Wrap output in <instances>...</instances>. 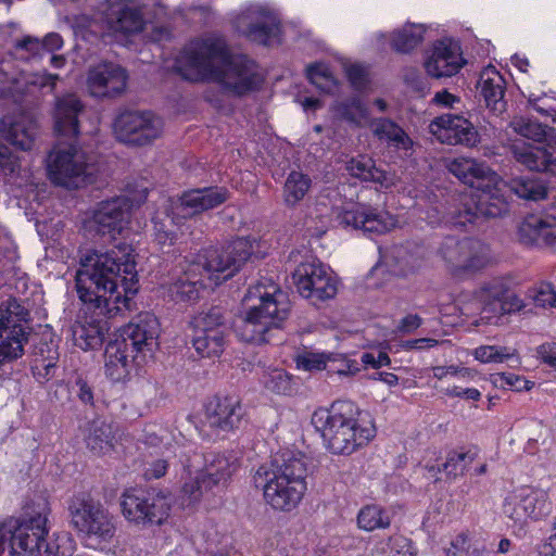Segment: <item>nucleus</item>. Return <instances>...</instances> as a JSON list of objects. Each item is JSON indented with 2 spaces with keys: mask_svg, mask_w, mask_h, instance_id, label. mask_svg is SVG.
Here are the masks:
<instances>
[{
  "mask_svg": "<svg viewBox=\"0 0 556 556\" xmlns=\"http://www.w3.org/2000/svg\"><path fill=\"white\" fill-rule=\"evenodd\" d=\"M49 503L43 497L31 500L23 507L21 518H11L0 526L9 542L11 556H38L48 534Z\"/></svg>",
  "mask_w": 556,
  "mask_h": 556,
  "instance_id": "9d476101",
  "label": "nucleus"
},
{
  "mask_svg": "<svg viewBox=\"0 0 556 556\" xmlns=\"http://www.w3.org/2000/svg\"><path fill=\"white\" fill-rule=\"evenodd\" d=\"M339 224L368 235H382L396 226V218L386 210L369 204L352 203L340 208Z\"/></svg>",
  "mask_w": 556,
  "mask_h": 556,
  "instance_id": "412c9836",
  "label": "nucleus"
},
{
  "mask_svg": "<svg viewBox=\"0 0 556 556\" xmlns=\"http://www.w3.org/2000/svg\"><path fill=\"white\" fill-rule=\"evenodd\" d=\"M230 332L192 330L191 343L201 357L219 356L227 343Z\"/></svg>",
  "mask_w": 556,
  "mask_h": 556,
  "instance_id": "a19ab883",
  "label": "nucleus"
},
{
  "mask_svg": "<svg viewBox=\"0 0 556 556\" xmlns=\"http://www.w3.org/2000/svg\"><path fill=\"white\" fill-rule=\"evenodd\" d=\"M518 240L527 247L548 248L556 251V198L540 215H528L518 226Z\"/></svg>",
  "mask_w": 556,
  "mask_h": 556,
  "instance_id": "5701e85b",
  "label": "nucleus"
},
{
  "mask_svg": "<svg viewBox=\"0 0 556 556\" xmlns=\"http://www.w3.org/2000/svg\"><path fill=\"white\" fill-rule=\"evenodd\" d=\"M468 65L458 38L443 36L424 50V70H462Z\"/></svg>",
  "mask_w": 556,
  "mask_h": 556,
  "instance_id": "c85d7f7f",
  "label": "nucleus"
},
{
  "mask_svg": "<svg viewBox=\"0 0 556 556\" xmlns=\"http://www.w3.org/2000/svg\"><path fill=\"white\" fill-rule=\"evenodd\" d=\"M50 180L66 189H78L96 182L97 164L74 144L54 149L47 164Z\"/></svg>",
  "mask_w": 556,
  "mask_h": 556,
  "instance_id": "ddd939ff",
  "label": "nucleus"
},
{
  "mask_svg": "<svg viewBox=\"0 0 556 556\" xmlns=\"http://www.w3.org/2000/svg\"><path fill=\"white\" fill-rule=\"evenodd\" d=\"M182 80L206 84L204 99L214 104L222 103V96L241 97L257 90L264 80L257 72H174Z\"/></svg>",
  "mask_w": 556,
  "mask_h": 556,
  "instance_id": "4468645a",
  "label": "nucleus"
},
{
  "mask_svg": "<svg viewBox=\"0 0 556 556\" xmlns=\"http://www.w3.org/2000/svg\"><path fill=\"white\" fill-rule=\"evenodd\" d=\"M312 185L311 178L301 173L292 170L285 182L283 195L288 206H295L308 192Z\"/></svg>",
  "mask_w": 556,
  "mask_h": 556,
  "instance_id": "de8ad7c7",
  "label": "nucleus"
},
{
  "mask_svg": "<svg viewBox=\"0 0 556 556\" xmlns=\"http://www.w3.org/2000/svg\"><path fill=\"white\" fill-rule=\"evenodd\" d=\"M254 240L238 237L222 247L203 249L169 285L176 302H194L207 287L205 279L220 285L232 278L254 253Z\"/></svg>",
  "mask_w": 556,
  "mask_h": 556,
  "instance_id": "7ed1b4c3",
  "label": "nucleus"
},
{
  "mask_svg": "<svg viewBox=\"0 0 556 556\" xmlns=\"http://www.w3.org/2000/svg\"><path fill=\"white\" fill-rule=\"evenodd\" d=\"M527 299L536 307H556V291L552 283H541L529 289Z\"/></svg>",
  "mask_w": 556,
  "mask_h": 556,
  "instance_id": "864d4df0",
  "label": "nucleus"
},
{
  "mask_svg": "<svg viewBox=\"0 0 556 556\" xmlns=\"http://www.w3.org/2000/svg\"><path fill=\"white\" fill-rule=\"evenodd\" d=\"M172 502L170 492L156 486L129 488L121 496L124 517L141 528L163 525L169 517Z\"/></svg>",
  "mask_w": 556,
  "mask_h": 556,
  "instance_id": "9b49d317",
  "label": "nucleus"
},
{
  "mask_svg": "<svg viewBox=\"0 0 556 556\" xmlns=\"http://www.w3.org/2000/svg\"><path fill=\"white\" fill-rule=\"evenodd\" d=\"M56 362L58 359H38L34 361L31 365V372L35 379L39 382H47L55 377L56 374Z\"/></svg>",
  "mask_w": 556,
  "mask_h": 556,
  "instance_id": "052dcab7",
  "label": "nucleus"
},
{
  "mask_svg": "<svg viewBox=\"0 0 556 556\" xmlns=\"http://www.w3.org/2000/svg\"><path fill=\"white\" fill-rule=\"evenodd\" d=\"M552 349H556V342L543 343L536 348V355L543 363L556 368V358L551 355Z\"/></svg>",
  "mask_w": 556,
  "mask_h": 556,
  "instance_id": "774afa93",
  "label": "nucleus"
},
{
  "mask_svg": "<svg viewBox=\"0 0 556 556\" xmlns=\"http://www.w3.org/2000/svg\"><path fill=\"white\" fill-rule=\"evenodd\" d=\"M426 31L424 24L406 23L389 35L390 47L396 53L408 54L424 41Z\"/></svg>",
  "mask_w": 556,
  "mask_h": 556,
  "instance_id": "ea45409f",
  "label": "nucleus"
},
{
  "mask_svg": "<svg viewBox=\"0 0 556 556\" xmlns=\"http://www.w3.org/2000/svg\"><path fill=\"white\" fill-rule=\"evenodd\" d=\"M508 126L515 134L533 142L513 143L510 153L514 160L531 172L556 176V128L525 116L513 117Z\"/></svg>",
  "mask_w": 556,
  "mask_h": 556,
  "instance_id": "1a4fd4ad",
  "label": "nucleus"
},
{
  "mask_svg": "<svg viewBox=\"0 0 556 556\" xmlns=\"http://www.w3.org/2000/svg\"><path fill=\"white\" fill-rule=\"evenodd\" d=\"M358 408L351 401H336L329 408H318L311 422L333 454L350 455L366 445L376 433L372 425L362 427L356 416Z\"/></svg>",
  "mask_w": 556,
  "mask_h": 556,
  "instance_id": "0eeeda50",
  "label": "nucleus"
},
{
  "mask_svg": "<svg viewBox=\"0 0 556 556\" xmlns=\"http://www.w3.org/2000/svg\"><path fill=\"white\" fill-rule=\"evenodd\" d=\"M345 169L352 177L365 182L377 184L381 188L389 189L394 185L393 179L386 170L377 167L371 159L365 156L352 157L346 162Z\"/></svg>",
  "mask_w": 556,
  "mask_h": 556,
  "instance_id": "e433bc0d",
  "label": "nucleus"
},
{
  "mask_svg": "<svg viewBox=\"0 0 556 556\" xmlns=\"http://www.w3.org/2000/svg\"><path fill=\"white\" fill-rule=\"evenodd\" d=\"M84 111V104L73 93L56 98L54 109V128L61 136L76 137L79 134L78 116Z\"/></svg>",
  "mask_w": 556,
  "mask_h": 556,
  "instance_id": "72a5a7b5",
  "label": "nucleus"
},
{
  "mask_svg": "<svg viewBox=\"0 0 556 556\" xmlns=\"http://www.w3.org/2000/svg\"><path fill=\"white\" fill-rule=\"evenodd\" d=\"M24 328L29 338L25 345L31 342V355L34 356V361L50 359V362H52V359H59L58 341L50 330L37 334L33 333L31 329L28 327L24 326Z\"/></svg>",
  "mask_w": 556,
  "mask_h": 556,
  "instance_id": "c03bdc74",
  "label": "nucleus"
},
{
  "mask_svg": "<svg viewBox=\"0 0 556 556\" xmlns=\"http://www.w3.org/2000/svg\"><path fill=\"white\" fill-rule=\"evenodd\" d=\"M72 541L67 536L58 539L54 542H47L45 540L43 553L46 556H70L72 553Z\"/></svg>",
  "mask_w": 556,
  "mask_h": 556,
  "instance_id": "e2e57ef3",
  "label": "nucleus"
},
{
  "mask_svg": "<svg viewBox=\"0 0 556 556\" xmlns=\"http://www.w3.org/2000/svg\"><path fill=\"white\" fill-rule=\"evenodd\" d=\"M290 312L291 303L283 291L273 282L257 281L248 288L242 299V313L235 324V333L247 343H271Z\"/></svg>",
  "mask_w": 556,
  "mask_h": 556,
  "instance_id": "20e7f679",
  "label": "nucleus"
},
{
  "mask_svg": "<svg viewBox=\"0 0 556 556\" xmlns=\"http://www.w3.org/2000/svg\"><path fill=\"white\" fill-rule=\"evenodd\" d=\"M111 27L114 31L125 35L140 33L143 30V18L137 9L125 7L119 10L116 18L111 21Z\"/></svg>",
  "mask_w": 556,
  "mask_h": 556,
  "instance_id": "09e8293b",
  "label": "nucleus"
},
{
  "mask_svg": "<svg viewBox=\"0 0 556 556\" xmlns=\"http://www.w3.org/2000/svg\"><path fill=\"white\" fill-rule=\"evenodd\" d=\"M63 46L62 37L56 33L48 34L42 41L33 37H25L15 43V53L18 58L27 62L41 61L42 66L45 63L61 68L65 65V58L56 55L55 50L61 49Z\"/></svg>",
  "mask_w": 556,
  "mask_h": 556,
  "instance_id": "7c9ffc66",
  "label": "nucleus"
},
{
  "mask_svg": "<svg viewBox=\"0 0 556 556\" xmlns=\"http://www.w3.org/2000/svg\"><path fill=\"white\" fill-rule=\"evenodd\" d=\"M476 457L477 452L471 450L460 448L458 451H451L447 454L446 460L438 468L434 466L429 467V472L434 476L437 472L444 471L447 477L456 478L465 472Z\"/></svg>",
  "mask_w": 556,
  "mask_h": 556,
  "instance_id": "a18cd8bd",
  "label": "nucleus"
},
{
  "mask_svg": "<svg viewBox=\"0 0 556 556\" xmlns=\"http://www.w3.org/2000/svg\"><path fill=\"white\" fill-rule=\"evenodd\" d=\"M422 324V319L417 314H408L401 319L397 326V331L401 333H412L414 330L419 328Z\"/></svg>",
  "mask_w": 556,
  "mask_h": 556,
  "instance_id": "338daca9",
  "label": "nucleus"
},
{
  "mask_svg": "<svg viewBox=\"0 0 556 556\" xmlns=\"http://www.w3.org/2000/svg\"><path fill=\"white\" fill-rule=\"evenodd\" d=\"M379 548L383 553H394L401 556H414L410 552V542L402 534H393L386 540L379 542Z\"/></svg>",
  "mask_w": 556,
  "mask_h": 556,
  "instance_id": "6e6d98bb",
  "label": "nucleus"
},
{
  "mask_svg": "<svg viewBox=\"0 0 556 556\" xmlns=\"http://www.w3.org/2000/svg\"><path fill=\"white\" fill-rule=\"evenodd\" d=\"M87 90L94 98L121 96L127 85V72H88Z\"/></svg>",
  "mask_w": 556,
  "mask_h": 556,
  "instance_id": "f704fd0d",
  "label": "nucleus"
},
{
  "mask_svg": "<svg viewBox=\"0 0 556 556\" xmlns=\"http://www.w3.org/2000/svg\"><path fill=\"white\" fill-rule=\"evenodd\" d=\"M513 355L508 348L495 345H484L475 350V357L481 363H502Z\"/></svg>",
  "mask_w": 556,
  "mask_h": 556,
  "instance_id": "4d7b16f0",
  "label": "nucleus"
},
{
  "mask_svg": "<svg viewBox=\"0 0 556 556\" xmlns=\"http://www.w3.org/2000/svg\"><path fill=\"white\" fill-rule=\"evenodd\" d=\"M552 511L546 492L529 486L521 488L505 498L503 513L515 523L523 525L528 519L539 520Z\"/></svg>",
  "mask_w": 556,
  "mask_h": 556,
  "instance_id": "b1692460",
  "label": "nucleus"
},
{
  "mask_svg": "<svg viewBox=\"0 0 556 556\" xmlns=\"http://www.w3.org/2000/svg\"><path fill=\"white\" fill-rule=\"evenodd\" d=\"M168 464L164 459H156L146 468L143 477L146 480L160 479L165 476Z\"/></svg>",
  "mask_w": 556,
  "mask_h": 556,
  "instance_id": "69168bd1",
  "label": "nucleus"
},
{
  "mask_svg": "<svg viewBox=\"0 0 556 556\" xmlns=\"http://www.w3.org/2000/svg\"><path fill=\"white\" fill-rule=\"evenodd\" d=\"M338 116L350 125L361 128L368 126L370 121V111L358 96H351L334 106Z\"/></svg>",
  "mask_w": 556,
  "mask_h": 556,
  "instance_id": "79ce46f5",
  "label": "nucleus"
},
{
  "mask_svg": "<svg viewBox=\"0 0 556 556\" xmlns=\"http://www.w3.org/2000/svg\"><path fill=\"white\" fill-rule=\"evenodd\" d=\"M508 126L515 134L533 142L513 143L510 153L514 160L531 172L556 176V128L525 116L513 117Z\"/></svg>",
  "mask_w": 556,
  "mask_h": 556,
  "instance_id": "6e6552de",
  "label": "nucleus"
},
{
  "mask_svg": "<svg viewBox=\"0 0 556 556\" xmlns=\"http://www.w3.org/2000/svg\"><path fill=\"white\" fill-rule=\"evenodd\" d=\"M236 27L242 36L252 42L262 46L280 43V21L273 12L265 8H249L238 16Z\"/></svg>",
  "mask_w": 556,
  "mask_h": 556,
  "instance_id": "4be33fe9",
  "label": "nucleus"
},
{
  "mask_svg": "<svg viewBox=\"0 0 556 556\" xmlns=\"http://www.w3.org/2000/svg\"><path fill=\"white\" fill-rule=\"evenodd\" d=\"M8 74L0 71V83L4 78L10 80L8 85H0V97L12 98L14 102H17L21 96L33 93L37 89L52 91L59 78L49 72H12L11 76Z\"/></svg>",
  "mask_w": 556,
  "mask_h": 556,
  "instance_id": "c756f323",
  "label": "nucleus"
},
{
  "mask_svg": "<svg viewBox=\"0 0 556 556\" xmlns=\"http://www.w3.org/2000/svg\"><path fill=\"white\" fill-rule=\"evenodd\" d=\"M134 252L130 244L119 242L105 252L93 250L80 257L77 293L93 308L89 317L73 326V340L81 350L99 349L110 330L108 319L132 309V298L139 290Z\"/></svg>",
  "mask_w": 556,
  "mask_h": 556,
  "instance_id": "f257e3e1",
  "label": "nucleus"
},
{
  "mask_svg": "<svg viewBox=\"0 0 556 556\" xmlns=\"http://www.w3.org/2000/svg\"><path fill=\"white\" fill-rule=\"evenodd\" d=\"M30 320L29 311L16 298L0 304V369L5 364L20 359L25 354L29 339L23 323Z\"/></svg>",
  "mask_w": 556,
  "mask_h": 556,
  "instance_id": "a211bd4d",
  "label": "nucleus"
},
{
  "mask_svg": "<svg viewBox=\"0 0 556 556\" xmlns=\"http://www.w3.org/2000/svg\"><path fill=\"white\" fill-rule=\"evenodd\" d=\"M264 386L274 393L290 394L292 391V379L285 370L275 369L264 377Z\"/></svg>",
  "mask_w": 556,
  "mask_h": 556,
  "instance_id": "5fc2aeb1",
  "label": "nucleus"
},
{
  "mask_svg": "<svg viewBox=\"0 0 556 556\" xmlns=\"http://www.w3.org/2000/svg\"><path fill=\"white\" fill-rule=\"evenodd\" d=\"M542 174L538 172L536 174L514 176L505 181V187L518 199L527 202L545 200L554 186L552 180Z\"/></svg>",
  "mask_w": 556,
  "mask_h": 556,
  "instance_id": "473e14b6",
  "label": "nucleus"
},
{
  "mask_svg": "<svg viewBox=\"0 0 556 556\" xmlns=\"http://www.w3.org/2000/svg\"><path fill=\"white\" fill-rule=\"evenodd\" d=\"M192 330L230 332L229 313L220 304L203 307L190 320Z\"/></svg>",
  "mask_w": 556,
  "mask_h": 556,
  "instance_id": "58836bf2",
  "label": "nucleus"
},
{
  "mask_svg": "<svg viewBox=\"0 0 556 556\" xmlns=\"http://www.w3.org/2000/svg\"><path fill=\"white\" fill-rule=\"evenodd\" d=\"M343 74V81L348 80L351 87L358 92L372 90V83L369 72H340Z\"/></svg>",
  "mask_w": 556,
  "mask_h": 556,
  "instance_id": "680f3d73",
  "label": "nucleus"
},
{
  "mask_svg": "<svg viewBox=\"0 0 556 556\" xmlns=\"http://www.w3.org/2000/svg\"><path fill=\"white\" fill-rule=\"evenodd\" d=\"M488 72H481L480 75V96L482 97L485 106L490 112L500 116L506 111L507 103L505 101V78L501 72H492L493 77L484 78Z\"/></svg>",
  "mask_w": 556,
  "mask_h": 556,
  "instance_id": "c9c22d12",
  "label": "nucleus"
},
{
  "mask_svg": "<svg viewBox=\"0 0 556 556\" xmlns=\"http://www.w3.org/2000/svg\"><path fill=\"white\" fill-rule=\"evenodd\" d=\"M154 241L164 253H169V249L178 241L177 228L172 220L153 219Z\"/></svg>",
  "mask_w": 556,
  "mask_h": 556,
  "instance_id": "3c124183",
  "label": "nucleus"
},
{
  "mask_svg": "<svg viewBox=\"0 0 556 556\" xmlns=\"http://www.w3.org/2000/svg\"><path fill=\"white\" fill-rule=\"evenodd\" d=\"M181 58L192 70H253L248 55L233 53L225 39L213 35L195 38L185 46Z\"/></svg>",
  "mask_w": 556,
  "mask_h": 556,
  "instance_id": "f8f14e48",
  "label": "nucleus"
},
{
  "mask_svg": "<svg viewBox=\"0 0 556 556\" xmlns=\"http://www.w3.org/2000/svg\"><path fill=\"white\" fill-rule=\"evenodd\" d=\"M162 128V119L151 111H125L114 122L117 140L135 147L152 143Z\"/></svg>",
  "mask_w": 556,
  "mask_h": 556,
  "instance_id": "aec40b11",
  "label": "nucleus"
},
{
  "mask_svg": "<svg viewBox=\"0 0 556 556\" xmlns=\"http://www.w3.org/2000/svg\"><path fill=\"white\" fill-rule=\"evenodd\" d=\"M134 201L127 195H118L98 203L92 215L94 230L99 235L115 237L129 224Z\"/></svg>",
  "mask_w": 556,
  "mask_h": 556,
  "instance_id": "bb28decb",
  "label": "nucleus"
},
{
  "mask_svg": "<svg viewBox=\"0 0 556 556\" xmlns=\"http://www.w3.org/2000/svg\"><path fill=\"white\" fill-rule=\"evenodd\" d=\"M493 382L495 386H501L502 388L509 387L516 391H528L534 386V382L510 372L494 375Z\"/></svg>",
  "mask_w": 556,
  "mask_h": 556,
  "instance_id": "13d9d810",
  "label": "nucleus"
},
{
  "mask_svg": "<svg viewBox=\"0 0 556 556\" xmlns=\"http://www.w3.org/2000/svg\"><path fill=\"white\" fill-rule=\"evenodd\" d=\"M336 72H305L306 78L324 93L337 94L341 91L343 77L334 75Z\"/></svg>",
  "mask_w": 556,
  "mask_h": 556,
  "instance_id": "8fccbe9b",
  "label": "nucleus"
},
{
  "mask_svg": "<svg viewBox=\"0 0 556 556\" xmlns=\"http://www.w3.org/2000/svg\"><path fill=\"white\" fill-rule=\"evenodd\" d=\"M304 70H365L358 63L352 62L339 54H330L326 58L312 62Z\"/></svg>",
  "mask_w": 556,
  "mask_h": 556,
  "instance_id": "603ef678",
  "label": "nucleus"
},
{
  "mask_svg": "<svg viewBox=\"0 0 556 556\" xmlns=\"http://www.w3.org/2000/svg\"><path fill=\"white\" fill-rule=\"evenodd\" d=\"M205 419L212 429L232 432L247 422V410L238 395H215L205 405Z\"/></svg>",
  "mask_w": 556,
  "mask_h": 556,
  "instance_id": "393cba45",
  "label": "nucleus"
},
{
  "mask_svg": "<svg viewBox=\"0 0 556 556\" xmlns=\"http://www.w3.org/2000/svg\"><path fill=\"white\" fill-rule=\"evenodd\" d=\"M509 298V282L502 277L484 282L478 291V299L484 305V309L489 308L492 313L505 311Z\"/></svg>",
  "mask_w": 556,
  "mask_h": 556,
  "instance_id": "4c0bfd02",
  "label": "nucleus"
},
{
  "mask_svg": "<svg viewBox=\"0 0 556 556\" xmlns=\"http://www.w3.org/2000/svg\"><path fill=\"white\" fill-rule=\"evenodd\" d=\"M404 81L408 88L419 94H425L429 91V84L427 79L421 77L418 72H408L404 76Z\"/></svg>",
  "mask_w": 556,
  "mask_h": 556,
  "instance_id": "0e129e2a",
  "label": "nucleus"
},
{
  "mask_svg": "<svg viewBox=\"0 0 556 556\" xmlns=\"http://www.w3.org/2000/svg\"><path fill=\"white\" fill-rule=\"evenodd\" d=\"M438 255L448 271L456 277L471 275L490 262L489 245L473 238L446 236L438 248Z\"/></svg>",
  "mask_w": 556,
  "mask_h": 556,
  "instance_id": "f3484780",
  "label": "nucleus"
},
{
  "mask_svg": "<svg viewBox=\"0 0 556 556\" xmlns=\"http://www.w3.org/2000/svg\"><path fill=\"white\" fill-rule=\"evenodd\" d=\"M230 198V191L226 187L211 186L194 188L184 191L174 202V214L181 218H192L206 211L214 210Z\"/></svg>",
  "mask_w": 556,
  "mask_h": 556,
  "instance_id": "a878e982",
  "label": "nucleus"
},
{
  "mask_svg": "<svg viewBox=\"0 0 556 556\" xmlns=\"http://www.w3.org/2000/svg\"><path fill=\"white\" fill-rule=\"evenodd\" d=\"M447 169L463 184L478 190L471 194H455L447 202L446 219L453 226L466 228L509 212V203L498 187L501 177L485 162L456 157L448 162Z\"/></svg>",
  "mask_w": 556,
  "mask_h": 556,
  "instance_id": "f03ea898",
  "label": "nucleus"
},
{
  "mask_svg": "<svg viewBox=\"0 0 556 556\" xmlns=\"http://www.w3.org/2000/svg\"><path fill=\"white\" fill-rule=\"evenodd\" d=\"M292 282L298 293L314 305L334 298L337 279L320 262H303L292 273Z\"/></svg>",
  "mask_w": 556,
  "mask_h": 556,
  "instance_id": "6ab92c4d",
  "label": "nucleus"
},
{
  "mask_svg": "<svg viewBox=\"0 0 556 556\" xmlns=\"http://www.w3.org/2000/svg\"><path fill=\"white\" fill-rule=\"evenodd\" d=\"M115 441L116 435L112 424L100 418L91 421L86 442L92 452L105 453L113 448Z\"/></svg>",
  "mask_w": 556,
  "mask_h": 556,
  "instance_id": "37998d69",
  "label": "nucleus"
},
{
  "mask_svg": "<svg viewBox=\"0 0 556 556\" xmlns=\"http://www.w3.org/2000/svg\"><path fill=\"white\" fill-rule=\"evenodd\" d=\"M390 525V513L378 504L365 505L357 514V526L364 531L372 532L379 529H387Z\"/></svg>",
  "mask_w": 556,
  "mask_h": 556,
  "instance_id": "49530a36",
  "label": "nucleus"
},
{
  "mask_svg": "<svg viewBox=\"0 0 556 556\" xmlns=\"http://www.w3.org/2000/svg\"><path fill=\"white\" fill-rule=\"evenodd\" d=\"M307 457L301 452L285 450L276 453L269 464L262 465L253 479L262 488L267 503L275 509L289 511L306 491Z\"/></svg>",
  "mask_w": 556,
  "mask_h": 556,
  "instance_id": "39448f33",
  "label": "nucleus"
},
{
  "mask_svg": "<svg viewBox=\"0 0 556 556\" xmlns=\"http://www.w3.org/2000/svg\"><path fill=\"white\" fill-rule=\"evenodd\" d=\"M372 129V134L380 140H388L390 142L391 137L394 136L395 129L399 128L395 122L390 118L380 117L372 118L368 125Z\"/></svg>",
  "mask_w": 556,
  "mask_h": 556,
  "instance_id": "bf43d9fd",
  "label": "nucleus"
},
{
  "mask_svg": "<svg viewBox=\"0 0 556 556\" xmlns=\"http://www.w3.org/2000/svg\"><path fill=\"white\" fill-rule=\"evenodd\" d=\"M188 467H194L197 476L184 483L181 492L189 503H193L214 486L225 485L238 469V460L230 454L208 452L203 456L195 455Z\"/></svg>",
  "mask_w": 556,
  "mask_h": 556,
  "instance_id": "dca6fc26",
  "label": "nucleus"
},
{
  "mask_svg": "<svg viewBox=\"0 0 556 556\" xmlns=\"http://www.w3.org/2000/svg\"><path fill=\"white\" fill-rule=\"evenodd\" d=\"M429 129L444 144L472 148L480 142V135L473 124L459 114H442L430 123Z\"/></svg>",
  "mask_w": 556,
  "mask_h": 556,
  "instance_id": "cd10ccee",
  "label": "nucleus"
},
{
  "mask_svg": "<svg viewBox=\"0 0 556 556\" xmlns=\"http://www.w3.org/2000/svg\"><path fill=\"white\" fill-rule=\"evenodd\" d=\"M71 527L86 538L108 542L115 534L113 516L88 492L74 494L67 502Z\"/></svg>",
  "mask_w": 556,
  "mask_h": 556,
  "instance_id": "2eb2a0df",
  "label": "nucleus"
},
{
  "mask_svg": "<svg viewBox=\"0 0 556 556\" xmlns=\"http://www.w3.org/2000/svg\"><path fill=\"white\" fill-rule=\"evenodd\" d=\"M0 135L10 144L20 150L28 151L35 142L37 124L26 114L4 116L0 119Z\"/></svg>",
  "mask_w": 556,
  "mask_h": 556,
  "instance_id": "2f4dec72",
  "label": "nucleus"
},
{
  "mask_svg": "<svg viewBox=\"0 0 556 556\" xmlns=\"http://www.w3.org/2000/svg\"><path fill=\"white\" fill-rule=\"evenodd\" d=\"M160 324L151 313L139 314L123 327L115 340L104 351V374L113 382L129 378L134 365L140 364V355L152 352L157 344Z\"/></svg>",
  "mask_w": 556,
  "mask_h": 556,
  "instance_id": "423d86ee",
  "label": "nucleus"
}]
</instances>
